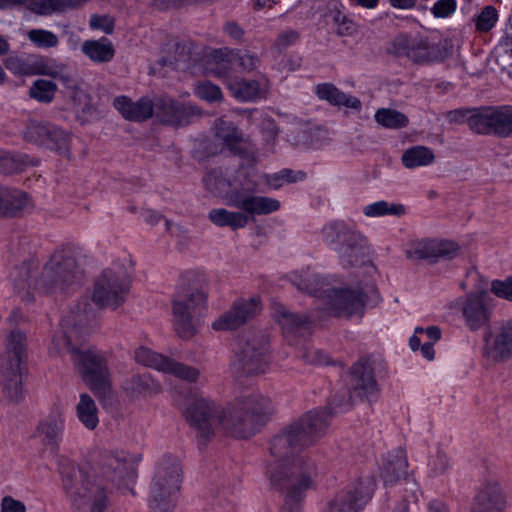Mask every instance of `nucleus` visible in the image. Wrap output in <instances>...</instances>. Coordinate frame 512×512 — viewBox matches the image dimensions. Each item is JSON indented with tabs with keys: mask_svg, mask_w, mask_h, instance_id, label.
Masks as SVG:
<instances>
[{
	"mask_svg": "<svg viewBox=\"0 0 512 512\" xmlns=\"http://www.w3.org/2000/svg\"><path fill=\"white\" fill-rule=\"evenodd\" d=\"M290 280L299 291L318 298L320 302L317 311L311 315L294 313L281 303L273 304V317L281 326L290 345L297 344L298 339L304 338L315 322H320L327 316L362 314L366 304L379 299L374 285L367 286L366 290L336 288L328 278L309 272H294L290 275Z\"/></svg>",
	"mask_w": 512,
	"mask_h": 512,
	"instance_id": "nucleus-1",
	"label": "nucleus"
},
{
	"mask_svg": "<svg viewBox=\"0 0 512 512\" xmlns=\"http://www.w3.org/2000/svg\"><path fill=\"white\" fill-rule=\"evenodd\" d=\"M333 399L330 411H310L297 421L282 429L270 442L271 460L267 475L271 485H282L287 478L301 479V485L311 484L314 463L303 454L304 448L312 445L327 431L332 413L343 412L348 407Z\"/></svg>",
	"mask_w": 512,
	"mask_h": 512,
	"instance_id": "nucleus-2",
	"label": "nucleus"
},
{
	"mask_svg": "<svg viewBox=\"0 0 512 512\" xmlns=\"http://www.w3.org/2000/svg\"><path fill=\"white\" fill-rule=\"evenodd\" d=\"M271 412L270 399L246 391L226 408L212 400L196 398L185 409L184 416L198 441L205 443L217 431L237 438H247L253 432L255 417Z\"/></svg>",
	"mask_w": 512,
	"mask_h": 512,
	"instance_id": "nucleus-3",
	"label": "nucleus"
},
{
	"mask_svg": "<svg viewBox=\"0 0 512 512\" xmlns=\"http://www.w3.org/2000/svg\"><path fill=\"white\" fill-rule=\"evenodd\" d=\"M95 317V312L88 302L77 307V312L66 315L61 320L63 335L53 339L56 351L66 349L73 363L82 373L83 379L94 394L100 399H109L112 395L110 374L102 355L95 350H85L74 346L80 331Z\"/></svg>",
	"mask_w": 512,
	"mask_h": 512,
	"instance_id": "nucleus-4",
	"label": "nucleus"
},
{
	"mask_svg": "<svg viewBox=\"0 0 512 512\" xmlns=\"http://www.w3.org/2000/svg\"><path fill=\"white\" fill-rule=\"evenodd\" d=\"M36 268L35 261L16 267L10 274L14 288L24 291L33 286L41 293L54 294L66 291L80 280V272L69 249L57 250L43 267L40 276L32 281L31 274Z\"/></svg>",
	"mask_w": 512,
	"mask_h": 512,
	"instance_id": "nucleus-5",
	"label": "nucleus"
},
{
	"mask_svg": "<svg viewBox=\"0 0 512 512\" xmlns=\"http://www.w3.org/2000/svg\"><path fill=\"white\" fill-rule=\"evenodd\" d=\"M255 184H247L245 188L234 187L224 195L225 203L239 211H230L225 208L210 210L208 219L218 227H229L238 230L247 226L250 216L267 215L280 209L277 199L257 196Z\"/></svg>",
	"mask_w": 512,
	"mask_h": 512,
	"instance_id": "nucleus-6",
	"label": "nucleus"
},
{
	"mask_svg": "<svg viewBox=\"0 0 512 512\" xmlns=\"http://www.w3.org/2000/svg\"><path fill=\"white\" fill-rule=\"evenodd\" d=\"M62 484L73 506L85 512H105L108 505L106 487L72 463L61 467Z\"/></svg>",
	"mask_w": 512,
	"mask_h": 512,
	"instance_id": "nucleus-7",
	"label": "nucleus"
},
{
	"mask_svg": "<svg viewBox=\"0 0 512 512\" xmlns=\"http://www.w3.org/2000/svg\"><path fill=\"white\" fill-rule=\"evenodd\" d=\"M25 359L26 335L13 329L5 339V351L0 364L3 392L11 402L17 403L24 398L22 365Z\"/></svg>",
	"mask_w": 512,
	"mask_h": 512,
	"instance_id": "nucleus-8",
	"label": "nucleus"
},
{
	"mask_svg": "<svg viewBox=\"0 0 512 512\" xmlns=\"http://www.w3.org/2000/svg\"><path fill=\"white\" fill-rule=\"evenodd\" d=\"M180 472V463L176 457L165 456L160 461L151 484V512H169L172 509L171 498L180 488Z\"/></svg>",
	"mask_w": 512,
	"mask_h": 512,
	"instance_id": "nucleus-9",
	"label": "nucleus"
},
{
	"mask_svg": "<svg viewBox=\"0 0 512 512\" xmlns=\"http://www.w3.org/2000/svg\"><path fill=\"white\" fill-rule=\"evenodd\" d=\"M270 362L269 342L263 333H248L238 340L232 368L236 374L264 373Z\"/></svg>",
	"mask_w": 512,
	"mask_h": 512,
	"instance_id": "nucleus-10",
	"label": "nucleus"
},
{
	"mask_svg": "<svg viewBox=\"0 0 512 512\" xmlns=\"http://www.w3.org/2000/svg\"><path fill=\"white\" fill-rule=\"evenodd\" d=\"M206 293L195 287L179 290L173 301V323L177 334L184 339L197 332L198 310L206 303Z\"/></svg>",
	"mask_w": 512,
	"mask_h": 512,
	"instance_id": "nucleus-11",
	"label": "nucleus"
},
{
	"mask_svg": "<svg viewBox=\"0 0 512 512\" xmlns=\"http://www.w3.org/2000/svg\"><path fill=\"white\" fill-rule=\"evenodd\" d=\"M130 285L131 280L122 268H108L95 283L93 302L99 307L116 308L125 301Z\"/></svg>",
	"mask_w": 512,
	"mask_h": 512,
	"instance_id": "nucleus-12",
	"label": "nucleus"
},
{
	"mask_svg": "<svg viewBox=\"0 0 512 512\" xmlns=\"http://www.w3.org/2000/svg\"><path fill=\"white\" fill-rule=\"evenodd\" d=\"M379 364L371 358H361L354 363L346 375L345 383L350 393V399L377 400L380 389L375 378Z\"/></svg>",
	"mask_w": 512,
	"mask_h": 512,
	"instance_id": "nucleus-13",
	"label": "nucleus"
},
{
	"mask_svg": "<svg viewBox=\"0 0 512 512\" xmlns=\"http://www.w3.org/2000/svg\"><path fill=\"white\" fill-rule=\"evenodd\" d=\"M481 355L491 365L512 360V318L484 333Z\"/></svg>",
	"mask_w": 512,
	"mask_h": 512,
	"instance_id": "nucleus-14",
	"label": "nucleus"
},
{
	"mask_svg": "<svg viewBox=\"0 0 512 512\" xmlns=\"http://www.w3.org/2000/svg\"><path fill=\"white\" fill-rule=\"evenodd\" d=\"M24 138L29 142L53 150L62 157L71 158V134L54 125L34 120L29 121L24 131Z\"/></svg>",
	"mask_w": 512,
	"mask_h": 512,
	"instance_id": "nucleus-15",
	"label": "nucleus"
},
{
	"mask_svg": "<svg viewBox=\"0 0 512 512\" xmlns=\"http://www.w3.org/2000/svg\"><path fill=\"white\" fill-rule=\"evenodd\" d=\"M470 129L482 135L512 136V106L487 107L470 119Z\"/></svg>",
	"mask_w": 512,
	"mask_h": 512,
	"instance_id": "nucleus-16",
	"label": "nucleus"
},
{
	"mask_svg": "<svg viewBox=\"0 0 512 512\" xmlns=\"http://www.w3.org/2000/svg\"><path fill=\"white\" fill-rule=\"evenodd\" d=\"M375 479L367 476L347 490L339 492L324 512H361L375 490Z\"/></svg>",
	"mask_w": 512,
	"mask_h": 512,
	"instance_id": "nucleus-17",
	"label": "nucleus"
},
{
	"mask_svg": "<svg viewBox=\"0 0 512 512\" xmlns=\"http://www.w3.org/2000/svg\"><path fill=\"white\" fill-rule=\"evenodd\" d=\"M135 360L139 364L188 382H196L200 376L197 368L176 362L146 347H140L135 351Z\"/></svg>",
	"mask_w": 512,
	"mask_h": 512,
	"instance_id": "nucleus-18",
	"label": "nucleus"
},
{
	"mask_svg": "<svg viewBox=\"0 0 512 512\" xmlns=\"http://www.w3.org/2000/svg\"><path fill=\"white\" fill-rule=\"evenodd\" d=\"M407 468L408 461L405 451L397 449L389 453L383 459L381 464V477L386 486H392L398 481L404 480L405 491L410 493V495L406 497L416 501L418 485L413 479L408 478Z\"/></svg>",
	"mask_w": 512,
	"mask_h": 512,
	"instance_id": "nucleus-19",
	"label": "nucleus"
},
{
	"mask_svg": "<svg viewBox=\"0 0 512 512\" xmlns=\"http://www.w3.org/2000/svg\"><path fill=\"white\" fill-rule=\"evenodd\" d=\"M97 472L107 481L120 485L136 476L134 464L125 452L103 453L97 462Z\"/></svg>",
	"mask_w": 512,
	"mask_h": 512,
	"instance_id": "nucleus-20",
	"label": "nucleus"
},
{
	"mask_svg": "<svg viewBox=\"0 0 512 512\" xmlns=\"http://www.w3.org/2000/svg\"><path fill=\"white\" fill-rule=\"evenodd\" d=\"M260 309L261 305L258 297L237 299L228 311L220 315L212 323V328L216 331L237 329L249 319L254 318L259 313Z\"/></svg>",
	"mask_w": 512,
	"mask_h": 512,
	"instance_id": "nucleus-21",
	"label": "nucleus"
},
{
	"mask_svg": "<svg viewBox=\"0 0 512 512\" xmlns=\"http://www.w3.org/2000/svg\"><path fill=\"white\" fill-rule=\"evenodd\" d=\"M461 312L466 326L476 331L489 323L492 307L488 304V293L481 289L470 292L461 300Z\"/></svg>",
	"mask_w": 512,
	"mask_h": 512,
	"instance_id": "nucleus-22",
	"label": "nucleus"
},
{
	"mask_svg": "<svg viewBox=\"0 0 512 512\" xmlns=\"http://www.w3.org/2000/svg\"><path fill=\"white\" fill-rule=\"evenodd\" d=\"M394 52L399 56H406L416 63L434 61L438 50L422 36H409L400 34L393 41Z\"/></svg>",
	"mask_w": 512,
	"mask_h": 512,
	"instance_id": "nucleus-23",
	"label": "nucleus"
},
{
	"mask_svg": "<svg viewBox=\"0 0 512 512\" xmlns=\"http://www.w3.org/2000/svg\"><path fill=\"white\" fill-rule=\"evenodd\" d=\"M458 251V245L452 241L423 239L411 244L406 251L408 259L428 260L431 262L439 258L451 259Z\"/></svg>",
	"mask_w": 512,
	"mask_h": 512,
	"instance_id": "nucleus-24",
	"label": "nucleus"
},
{
	"mask_svg": "<svg viewBox=\"0 0 512 512\" xmlns=\"http://www.w3.org/2000/svg\"><path fill=\"white\" fill-rule=\"evenodd\" d=\"M345 268L362 265L369 257L370 249L366 237L357 231L337 252Z\"/></svg>",
	"mask_w": 512,
	"mask_h": 512,
	"instance_id": "nucleus-25",
	"label": "nucleus"
},
{
	"mask_svg": "<svg viewBox=\"0 0 512 512\" xmlns=\"http://www.w3.org/2000/svg\"><path fill=\"white\" fill-rule=\"evenodd\" d=\"M236 70L235 51L228 48L213 50L208 56L206 72L220 78L227 86Z\"/></svg>",
	"mask_w": 512,
	"mask_h": 512,
	"instance_id": "nucleus-26",
	"label": "nucleus"
},
{
	"mask_svg": "<svg viewBox=\"0 0 512 512\" xmlns=\"http://www.w3.org/2000/svg\"><path fill=\"white\" fill-rule=\"evenodd\" d=\"M153 105V115H155L158 121L167 125H183L191 114V111L186 106L167 97L157 98Z\"/></svg>",
	"mask_w": 512,
	"mask_h": 512,
	"instance_id": "nucleus-27",
	"label": "nucleus"
},
{
	"mask_svg": "<svg viewBox=\"0 0 512 512\" xmlns=\"http://www.w3.org/2000/svg\"><path fill=\"white\" fill-rule=\"evenodd\" d=\"M32 75H44L60 80L70 86L73 75L69 66L50 57L32 55Z\"/></svg>",
	"mask_w": 512,
	"mask_h": 512,
	"instance_id": "nucleus-28",
	"label": "nucleus"
},
{
	"mask_svg": "<svg viewBox=\"0 0 512 512\" xmlns=\"http://www.w3.org/2000/svg\"><path fill=\"white\" fill-rule=\"evenodd\" d=\"M505 498L497 483H487L475 496L471 512H503Z\"/></svg>",
	"mask_w": 512,
	"mask_h": 512,
	"instance_id": "nucleus-29",
	"label": "nucleus"
},
{
	"mask_svg": "<svg viewBox=\"0 0 512 512\" xmlns=\"http://www.w3.org/2000/svg\"><path fill=\"white\" fill-rule=\"evenodd\" d=\"M114 107L127 120L145 121L153 116L154 105L148 97H142L133 102L126 96H118L114 99Z\"/></svg>",
	"mask_w": 512,
	"mask_h": 512,
	"instance_id": "nucleus-30",
	"label": "nucleus"
},
{
	"mask_svg": "<svg viewBox=\"0 0 512 512\" xmlns=\"http://www.w3.org/2000/svg\"><path fill=\"white\" fill-rule=\"evenodd\" d=\"M232 97L240 102H255L262 98L268 89L267 80L233 79L227 82Z\"/></svg>",
	"mask_w": 512,
	"mask_h": 512,
	"instance_id": "nucleus-31",
	"label": "nucleus"
},
{
	"mask_svg": "<svg viewBox=\"0 0 512 512\" xmlns=\"http://www.w3.org/2000/svg\"><path fill=\"white\" fill-rule=\"evenodd\" d=\"M315 93L319 99L333 106L345 107L354 112H360L362 109V103L357 97L344 93L332 83L318 84Z\"/></svg>",
	"mask_w": 512,
	"mask_h": 512,
	"instance_id": "nucleus-32",
	"label": "nucleus"
},
{
	"mask_svg": "<svg viewBox=\"0 0 512 512\" xmlns=\"http://www.w3.org/2000/svg\"><path fill=\"white\" fill-rule=\"evenodd\" d=\"M356 232L343 221H331L321 229V239L328 248L337 252Z\"/></svg>",
	"mask_w": 512,
	"mask_h": 512,
	"instance_id": "nucleus-33",
	"label": "nucleus"
},
{
	"mask_svg": "<svg viewBox=\"0 0 512 512\" xmlns=\"http://www.w3.org/2000/svg\"><path fill=\"white\" fill-rule=\"evenodd\" d=\"M29 204L28 195L0 186V216H14Z\"/></svg>",
	"mask_w": 512,
	"mask_h": 512,
	"instance_id": "nucleus-34",
	"label": "nucleus"
},
{
	"mask_svg": "<svg viewBox=\"0 0 512 512\" xmlns=\"http://www.w3.org/2000/svg\"><path fill=\"white\" fill-rule=\"evenodd\" d=\"M301 485V479H294L292 477L283 479L282 485H272L273 487L286 492L285 504L282 512H301L300 500L302 491L309 487Z\"/></svg>",
	"mask_w": 512,
	"mask_h": 512,
	"instance_id": "nucleus-35",
	"label": "nucleus"
},
{
	"mask_svg": "<svg viewBox=\"0 0 512 512\" xmlns=\"http://www.w3.org/2000/svg\"><path fill=\"white\" fill-rule=\"evenodd\" d=\"M75 411L77 419L86 429L92 431L98 426V408L93 398L87 393L80 394Z\"/></svg>",
	"mask_w": 512,
	"mask_h": 512,
	"instance_id": "nucleus-36",
	"label": "nucleus"
},
{
	"mask_svg": "<svg viewBox=\"0 0 512 512\" xmlns=\"http://www.w3.org/2000/svg\"><path fill=\"white\" fill-rule=\"evenodd\" d=\"M82 52L93 62H109L114 57V47L106 38L87 40L82 45Z\"/></svg>",
	"mask_w": 512,
	"mask_h": 512,
	"instance_id": "nucleus-37",
	"label": "nucleus"
},
{
	"mask_svg": "<svg viewBox=\"0 0 512 512\" xmlns=\"http://www.w3.org/2000/svg\"><path fill=\"white\" fill-rule=\"evenodd\" d=\"M65 420L60 414L51 415L38 425V434L46 444L57 445L61 440Z\"/></svg>",
	"mask_w": 512,
	"mask_h": 512,
	"instance_id": "nucleus-38",
	"label": "nucleus"
},
{
	"mask_svg": "<svg viewBox=\"0 0 512 512\" xmlns=\"http://www.w3.org/2000/svg\"><path fill=\"white\" fill-rule=\"evenodd\" d=\"M406 213L404 205L395 202L379 200L363 207V214L369 218L384 216H403Z\"/></svg>",
	"mask_w": 512,
	"mask_h": 512,
	"instance_id": "nucleus-39",
	"label": "nucleus"
},
{
	"mask_svg": "<svg viewBox=\"0 0 512 512\" xmlns=\"http://www.w3.org/2000/svg\"><path fill=\"white\" fill-rule=\"evenodd\" d=\"M435 155L425 146H414L407 149L402 155V163L408 169L428 166L433 163Z\"/></svg>",
	"mask_w": 512,
	"mask_h": 512,
	"instance_id": "nucleus-40",
	"label": "nucleus"
},
{
	"mask_svg": "<svg viewBox=\"0 0 512 512\" xmlns=\"http://www.w3.org/2000/svg\"><path fill=\"white\" fill-rule=\"evenodd\" d=\"M127 389L143 396H153L162 391L161 385L156 382L149 373L134 375Z\"/></svg>",
	"mask_w": 512,
	"mask_h": 512,
	"instance_id": "nucleus-41",
	"label": "nucleus"
},
{
	"mask_svg": "<svg viewBox=\"0 0 512 512\" xmlns=\"http://www.w3.org/2000/svg\"><path fill=\"white\" fill-rule=\"evenodd\" d=\"M374 118L380 126L387 129H400L408 124V118L403 113L390 108L378 109Z\"/></svg>",
	"mask_w": 512,
	"mask_h": 512,
	"instance_id": "nucleus-42",
	"label": "nucleus"
},
{
	"mask_svg": "<svg viewBox=\"0 0 512 512\" xmlns=\"http://www.w3.org/2000/svg\"><path fill=\"white\" fill-rule=\"evenodd\" d=\"M216 136L230 150H236L242 140V135L231 122L219 119L216 123Z\"/></svg>",
	"mask_w": 512,
	"mask_h": 512,
	"instance_id": "nucleus-43",
	"label": "nucleus"
},
{
	"mask_svg": "<svg viewBox=\"0 0 512 512\" xmlns=\"http://www.w3.org/2000/svg\"><path fill=\"white\" fill-rule=\"evenodd\" d=\"M56 91L57 85L54 82L38 79L30 87L29 95L39 102L50 103L54 99Z\"/></svg>",
	"mask_w": 512,
	"mask_h": 512,
	"instance_id": "nucleus-44",
	"label": "nucleus"
},
{
	"mask_svg": "<svg viewBox=\"0 0 512 512\" xmlns=\"http://www.w3.org/2000/svg\"><path fill=\"white\" fill-rule=\"evenodd\" d=\"M27 37L38 48H54L59 44L57 35L46 29H31L28 31Z\"/></svg>",
	"mask_w": 512,
	"mask_h": 512,
	"instance_id": "nucleus-45",
	"label": "nucleus"
},
{
	"mask_svg": "<svg viewBox=\"0 0 512 512\" xmlns=\"http://www.w3.org/2000/svg\"><path fill=\"white\" fill-rule=\"evenodd\" d=\"M440 337L441 331L437 326H429L427 328L416 327L414 335L410 337L409 345L413 351H416L422 341L435 343Z\"/></svg>",
	"mask_w": 512,
	"mask_h": 512,
	"instance_id": "nucleus-46",
	"label": "nucleus"
},
{
	"mask_svg": "<svg viewBox=\"0 0 512 512\" xmlns=\"http://www.w3.org/2000/svg\"><path fill=\"white\" fill-rule=\"evenodd\" d=\"M498 21V12L493 6H486L475 18V26L479 32L490 31Z\"/></svg>",
	"mask_w": 512,
	"mask_h": 512,
	"instance_id": "nucleus-47",
	"label": "nucleus"
},
{
	"mask_svg": "<svg viewBox=\"0 0 512 512\" xmlns=\"http://www.w3.org/2000/svg\"><path fill=\"white\" fill-rule=\"evenodd\" d=\"M197 97L207 102H218L223 98L222 91L219 86L209 82H199L194 89Z\"/></svg>",
	"mask_w": 512,
	"mask_h": 512,
	"instance_id": "nucleus-48",
	"label": "nucleus"
},
{
	"mask_svg": "<svg viewBox=\"0 0 512 512\" xmlns=\"http://www.w3.org/2000/svg\"><path fill=\"white\" fill-rule=\"evenodd\" d=\"M59 0H27V8L38 15L59 13Z\"/></svg>",
	"mask_w": 512,
	"mask_h": 512,
	"instance_id": "nucleus-49",
	"label": "nucleus"
},
{
	"mask_svg": "<svg viewBox=\"0 0 512 512\" xmlns=\"http://www.w3.org/2000/svg\"><path fill=\"white\" fill-rule=\"evenodd\" d=\"M6 67L14 74L32 75V55H28L25 58L9 57L6 61Z\"/></svg>",
	"mask_w": 512,
	"mask_h": 512,
	"instance_id": "nucleus-50",
	"label": "nucleus"
},
{
	"mask_svg": "<svg viewBox=\"0 0 512 512\" xmlns=\"http://www.w3.org/2000/svg\"><path fill=\"white\" fill-rule=\"evenodd\" d=\"M203 183L207 190L215 195L220 196L225 191L226 182L224 179L220 178L217 171L208 172L203 178Z\"/></svg>",
	"mask_w": 512,
	"mask_h": 512,
	"instance_id": "nucleus-51",
	"label": "nucleus"
},
{
	"mask_svg": "<svg viewBox=\"0 0 512 512\" xmlns=\"http://www.w3.org/2000/svg\"><path fill=\"white\" fill-rule=\"evenodd\" d=\"M491 290L497 297L512 302V276L504 280H494L491 283Z\"/></svg>",
	"mask_w": 512,
	"mask_h": 512,
	"instance_id": "nucleus-52",
	"label": "nucleus"
},
{
	"mask_svg": "<svg viewBox=\"0 0 512 512\" xmlns=\"http://www.w3.org/2000/svg\"><path fill=\"white\" fill-rule=\"evenodd\" d=\"M89 23L92 29L101 30L106 34H111L115 26L114 19L109 15H92Z\"/></svg>",
	"mask_w": 512,
	"mask_h": 512,
	"instance_id": "nucleus-53",
	"label": "nucleus"
},
{
	"mask_svg": "<svg viewBox=\"0 0 512 512\" xmlns=\"http://www.w3.org/2000/svg\"><path fill=\"white\" fill-rule=\"evenodd\" d=\"M456 7V0H438L431 8V13L437 18H446L455 12Z\"/></svg>",
	"mask_w": 512,
	"mask_h": 512,
	"instance_id": "nucleus-54",
	"label": "nucleus"
},
{
	"mask_svg": "<svg viewBox=\"0 0 512 512\" xmlns=\"http://www.w3.org/2000/svg\"><path fill=\"white\" fill-rule=\"evenodd\" d=\"M236 68L239 67L244 71H253L259 64V59L249 53L235 51Z\"/></svg>",
	"mask_w": 512,
	"mask_h": 512,
	"instance_id": "nucleus-55",
	"label": "nucleus"
},
{
	"mask_svg": "<svg viewBox=\"0 0 512 512\" xmlns=\"http://www.w3.org/2000/svg\"><path fill=\"white\" fill-rule=\"evenodd\" d=\"M479 113V109H456L453 111H450L447 114V119L449 122L453 123H464L466 122L468 126L470 127V119L475 115Z\"/></svg>",
	"mask_w": 512,
	"mask_h": 512,
	"instance_id": "nucleus-56",
	"label": "nucleus"
},
{
	"mask_svg": "<svg viewBox=\"0 0 512 512\" xmlns=\"http://www.w3.org/2000/svg\"><path fill=\"white\" fill-rule=\"evenodd\" d=\"M431 472L437 476L444 474L450 467V461L446 454L438 452L429 463Z\"/></svg>",
	"mask_w": 512,
	"mask_h": 512,
	"instance_id": "nucleus-57",
	"label": "nucleus"
},
{
	"mask_svg": "<svg viewBox=\"0 0 512 512\" xmlns=\"http://www.w3.org/2000/svg\"><path fill=\"white\" fill-rule=\"evenodd\" d=\"M298 37V32L295 30L284 31L277 37L274 48L277 49L278 52H282L284 49L294 44Z\"/></svg>",
	"mask_w": 512,
	"mask_h": 512,
	"instance_id": "nucleus-58",
	"label": "nucleus"
},
{
	"mask_svg": "<svg viewBox=\"0 0 512 512\" xmlns=\"http://www.w3.org/2000/svg\"><path fill=\"white\" fill-rule=\"evenodd\" d=\"M301 357L311 364H328L327 357L317 349L305 348L301 353Z\"/></svg>",
	"mask_w": 512,
	"mask_h": 512,
	"instance_id": "nucleus-59",
	"label": "nucleus"
},
{
	"mask_svg": "<svg viewBox=\"0 0 512 512\" xmlns=\"http://www.w3.org/2000/svg\"><path fill=\"white\" fill-rule=\"evenodd\" d=\"M2 512H25V505L18 500L10 496H6L2 499L1 503Z\"/></svg>",
	"mask_w": 512,
	"mask_h": 512,
	"instance_id": "nucleus-60",
	"label": "nucleus"
},
{
	"mask_svg": "<svg viewBox=\"0 0 512 512\" xmlns=\"http://www.w3.org/2000/svg\"><path fill=\"white\" fill-rule=\"evenodd\" d=\"M280 176L283 177L284 183H294L305 179L306 174L302 171H293L290 169H283L280 171Z\"/></svg>",
	"mask_w": 512,
	"mask_h": 512,
	"instance_id": "nucleus-61",
	"label": "nucleus"
},
{
	"mask_svg": "<svg viewBox=\"0 0 512 512\" xmlns=\"http://www.w3.org/2000/svg\"><path fill=\"white\" fill-rule=\"evenodd\" d=\"M87 1L88 0H59V13L78 8Z\"/></svg>",
	"mask_w": 512,
	"mask_h": 512,
	"instance_id": "nucleus-62",
	"label": "nucleus"
},
{
	"mask_svg": "<svg viewBox=\"0 0 512 512\" xmlns=\"http://www.w3.org/2000/svg\"><path fill=\"white\" fill-rule=\"evenodd\" d=\"M225 32L230 36L232 37L233 39H240L243 35V30L242 28L237 25L236 23H233V22H230V23H227L226 26H225Z\"/></svg>",
	"mask_w": 512,
	"mask_h": 512,
	"instance_id": "nucleus-63",
	"label": "nucleus"
},
{
	"mask_svg": "<svg viewBox=\"0 0 512 512\" xmlns=\"http://www.w3.org/2000/svg\"><path fill=\"white\" fill-rule=\"evenodd\" d=\"M502 46L504 47L506 53L512 57V26L506 30L505 36L502 39Z\"/></svg>",
	"mask_w": 512,
	"mask_h": 512,
	"instance_id": "nucleus-64",
	"label": "nucleus"
}]
</instances>
